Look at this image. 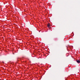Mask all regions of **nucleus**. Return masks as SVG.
Returning a JSON list of instances; mask_svg holds the SVG:
<instances>
[{
	"label": "nucleus",
	"mask_w": 80,
	"mask_h": 80,
	"mask_svg": "<svg viewBox=\"0 0 80 80\" xmlns=\"http://www.w3.org/2000/svg\"><path fill=\"white\" fill-rule=\"evenodd\" d=\"M76 62L78 63H80V61L79 60H77Z\"/></svg>",
	"instance_id": "obj_1"
},
{
	"label": "nucleus",
	"mask_w": 80,
	"mask_h": 80,
	"mask_svg": "<svg viewBox=\"0 0 80 80\" xmlns=\"http://www.w3.org/2000/svg\"><path fill=\"white\" fill-rule=\"evenodd\" d=\"M48 27V28H49V27H50V24L49 23H48L47 25Z\"/></svg>",
	"instance_id": "obj_2"
}]
</instances>
